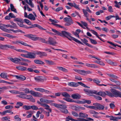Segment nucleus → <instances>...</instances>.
Returning a JSON list of instances; mask_svg holds the SVG:
<instances>
[{"label":"nucleus","mask_w":121,"mask_h":121,"mask_svg":"<svg viewBox=\"0 0 121 121\" xmlns=\"http://www.w3.org/2000/svg\"><path fill=\"white\" fill-rule=\"evenodd\" d=\"M110 92L108 91H106L105 92L100 91L98 92L96 91L95 90L94 92L95 93L94 94L101 96L102 97H105L107 95L110 97L116 98L119 97L121 98V92L113 88L110 89Z\"/></svg>","instance_id":"obj_1"},{"label":"nucleus","mask_w":121,"mask_h":121,"mask_svg":"<svg viewBox=\"0 0 121 121\" xmlns=\"http://www.w3.org/2000/svg\"><path fill=\"white\" fill-rule=\"evenodd\" d=\"M52 30L53 32L55 33V35L60 36L63 37H66L70 40L71 41L72 40L78 43L84 45L80 41L74 37L71 36V34L68 32L63 31L61 32H60L56 30L53 29H52Z\"/></svg>","instance_id":"obj_2"},{"label":"nucleus","mask_w":121,"mask_h":121,"mask_svg":"<svg viewBox=\"0 0 121 121\" xmlns=\"http://www.w3.org/2000/svg\"><path fill=\"white\" fill-rule=\"evenodd\" d=\"M24 36L34 41L41 40V42L46 44L48 43V41L43 38L39 37H36V36L31 34H28L24 35Z\"/></svg>","instance_id":"obj_3"},{"label":"nucleus","mask_w":121,"mask_h":121,"mask_svg":"<svg viewBox=\"0 0 121 121\" xmlns=\"http://www.w3.org/2000/svg\"><path fill=\"white\" fill-rule=\"evenodd\" d=\"M73 70L78 74L83 76L86 75L87 74L92 73V72L89 70L86 71L75 69H73Z\"/></svg>","instance_id":"obj_4"},{"label":"nucleus","mask_w":121,"mask_h":121,"mask_svg":"<svg viewBox=\"0 0 121 121\" xmlns=\"http://www.w3.org/2000/svg\"><path fill=\"white\" fill-rule=\"evenodd\" d=\"M63 99L65 100L68 102H74L78 104H83V99H82V101L79 100H77V101H75L70 98H63Z\"/></svg>","instance_id":"obj_5"},{"label":"nucleus","mask_w":121,"mask_h":121,"mask_svg":"<svg viewBox=\"0 0 121 121\" xmlns=\"http://www.w3.org/2000/svg\"><path fill=\"white\" fill-rule=\"evenodd\" d=\"M8 48L15 49V47L9 44L3 45L1 44V49L3 50H7Z\"/></svg>","instance_id":"obj_6"},{"label":"nucleus","mask_w":121,"mask_h":121,"mask_svg":"<svg viewBox=\"0 0 121 121\" xmlns=\"http://www.w3.org/2000/svg\"><path fill=\"white\" fill-rule=\"evenodd\" d=\"M12 43L13 44H19V43L25 46H28L30 48H32V46L26 43L23 42L20 40H17L16 41H12Z\"/></svg>","instance_id":"obj_7"},{"label":"nucleus","mask_w":121,"mask_h":121,"mask_svg":"<svg viewBox=\"0 0 121 121\" xmlns=\"http://www.w3.org/2000/svg\"><path fill=\"white\" fill-rule=\"evenodd\" d=\"M48 42L47 44L54 46H56L55 44L57 43L55 40L51 37L49 38Z\"/></svg>","instance_id":"obj_8"},{"label":"nucleus","mask_w":121,"mask_h":121,"mask_svg":"<svg viewBox=\"0 0 121 121\" xmlns=\"http://www.w3.org/2000/svg\"><path fill=\"white\" fill-rule=\"evenodd\" d=\"M64 21L67 23L65 24V26H69L73 23V21L70 18L66 17L64 18Z\"/></svg>","instance_id":"obj_9"},{"label":"nucleus","mask_w":121,"mask_h":121,"mask_svg":"<svg viewBox=\"0 0 121 121\" xmlns=\"http://www.w3.org/2000/svg\"><path fill=\"white\" fill-rule=\"evenodd\" d=\"M9 59L11 61L16 64L18 63V62L21 60L25 61L26 60V59L23 58L21 57H20V59L17 58H11Z\"/></svg>","instance_id":"obj_10"},{"label":"nucleus","mask_w":121,"mask_h":121,"mask_svg":"<svg viewBox=\"0 0 121 121\" xmlns=\"http://www.w3.org/2000/svg\"><path fill=\"white\" fill-rule=\"evenodd\" d=\"M31 26L29 27V29L33 28L35 27H37L40 30H46V29L43 28L40 26L38 24H34L33 25H32L31 24Z\"/></svg>","instance_id":"obj_11"},{"label":"nucleus","mask_w":121,"mask_h":121,"mask_svg":"<svg viewBox=\"0 0 121 121\" xmlns=\"http://www.w3.org/2000/svg\"><path fill=\"white\" fill-rule=\"evenodd\" d=\"M35 81L37 82H43L44 80L43 77L41 76H37L34 78Z\"/></svg>","instance_id":"obj_12"},{"label":"nucleus","mask_w":121,"mask_h":121,"mask_svg":"<svg viewBox=\"0 0 121 121\" xmlns=\"http://www.w3.org/2000/svg\"><path fill=\"white\" fill-rule=\"evenodd\" d=\"M27 58H29L31 59H34L36 57V53H35L33 52H28L27 53Z\"/></svg>","instance_id":"obj_13"},{"label":"nucleus","mask_w":121,"mask_h":121,"mask_svg":"<svg viewBox=\"0 0 121 121\" xmlns=\"http://www.w3.org/2000/svg\"><path fill=\"white\" fill-rule=\"evenodd\" d=\"M93 104L97 106V109L103 110L104 108V107L103 105L98 103H94Z\"/></svg>","instance_id":"obj_14"},{"label":"nucleus","mask_w":121,"mask_h":121,"mask_svg":"<svg viewBox=\"0 0 121 121\" xmlns=\"http://www.w3.org/2000/svg\"><path fill=\"white\" fill-rule=\"evenodd\" d=\"M13 76L16 78L17 79L21 80L24 81L26 79V77L23 75H13Z\"/></svg>","instance_id":"obj_15"},{"label":"nucleus","mask_w":121,"mask_h":121,"mask_svg":"<svg viewBox=\"0 0 121 121\" xmlns=\"http://www.w3.org/2000/svg\"><path fill=\"white\" fill-rule=\"evenodd\" d=\"M67 84L68 86L73 87H76L78 86V82L77 83L73 82H69Z\"/></svg>","instance_id":"obj_16"},{"label":"nucleus","mask_w":121,"mask_h":121,"mask_svg":"<svg viewBox=\"0 0 121 121\" xmlns=\"http://www.w3.org/2000/svg\"><path fill=\"white\" fill-rule=\"evenodd\" d=\"M71 96L72 98L73 99H79L80 98L81 96L79 94L77 93L72 95Z\"/></svg>","instance_id":"obj_17"},{"label":"nucleus","mask_w":121,"mask_h":121,"mask_svg":"<svg viewBox=\"0 0 121 121\" xmlns=\"http://www.w3.org/2000/svg\"><path fill=\"white\" fill-rule=\"evenodd\" d=\"M36 54L39 55V57H40L43 56H47V54L46 53L40 51L37 52Z\"/></svg>","instance_id":"obj_18"},{"label":"nucleus","mask_w":121,"mask_h":121,"mask_svg":"<svg viewBox=\"0 0 121 121\" xmlns=\"http://www.w3.org/2000/svg\"><path fill=\"white\" fill-rule=\"evenodd\" d=\"M18 94L20 95H17V97L23 99H25L26 94L24 92L19 91Z\"/></svg>","instance_id":"obj_19"},{"label":"nucleus","mask_w":121,"mask_h":121,"mask_svg":"<svg viewBox=\"0 0 121 121\" xmlns=\"http://www.w3.org/2000/svg\"><path fill=\"white\" fill-rule=\"evenodd\" d=\"M83 90L87 92V93L88 95H89L91 96L92 94H94V93H95V92H94V90H89L86 89H84Z\"/></svg>","instance_id":"obj_20"},{"label":"nucleus","mask_w":121,"mask_h":121,"mask_svg":"<svg viewBox=\"0 0 121 121\" xmlns=\"http://www.w3.org/2000/svg\"><path fill=\"white\" fill-rule=\"evenodd\" d=\"M86 65L89 67L95 68H97L98 67L95 65L94 64H89L88 63H86L85 64Z\"/></svg>","instance_id":"obj_21"},{"label":"nucleus","mask_w":121,"mask_h":121,"mask_svg":"<svg viewBox=\"0 0 121 121\" xmlns=\"http://www.w3.org/2000/svg\"><path fill=\"white\" fill-rule=\"evenodd\" d=\"M61 94L63 96L65 97L66 98H69L70 97V95L66 92H61Z\"/></svg>","instance_id":"obj_22"},{"label":"nucleus","mask_w":121,"mask_h":121,"mask_svg":"<svg viewBox=\"0 0 121 121\" xmlns=\"http://www.w3.org/2000/svg\"><path fill=\"white\" fill-rule=\"evenodd\" d=\"M34 62L38 64L43 65L44 64V63L39 60H34Z\"/></svg>","instance_id":"obj_23"},{"label":"nucleus","mask_w":121,"mask_h":121,"mask_svg":"<svg viewBox=\"0 0 121 121\" xmlns=\"http://www.w3.org/2000/svg\"><path fill=\"white\" fill-rule=\"evenodd\" d=\"M44 61L47 64L49 65H56V64L55 63L52 61H50L49 60L46 59Z\"/></svg>","instance_id":"obj_24"},{"label":"nucleus","mask_w":121,"mask_h":121,"mask_svg":"<svg viewBox=\"0 0 121 121\" xmlns=\"http://www.w3.org/2000/svg\"><path fill=\"white\" fill-rule=\"evenodd\" d=\"M56 69H57L60 70L64 72H68V70L65 68L62 67L57 66Z\"/></svg>","instance_id":"obj_25"},{"label":"nucleus","mask_w":121,"mask_h":121,"mask_svg":"<svg viewBox=\"0 0 121 121\" xmlns=\"http://www.w3.org/2000/svg\"><path fill=\"white\" fill-rule=\"evenodd\" d=\"M28 18L31 20H35V18L34 16L32 13H30L28 16Z\"/></svg>","instance_id":"obj_26"},{"label":"nucleus","mask_w":121,"mask_h":121,"mask_svg":"<svg viewBox=\"0 0 121 121\" xmlns=\"http://www.w3.org/2000/svg\"><path fill=\"white\" fill-rule=\"evenodd\" d=\"M57 108H60L62 109V108H67V107L66 105L65 104H57Z\"/></svg>","instance_id":"obj_27"},{"label":"nucleus","mask_w":121,"mask_h":121,"mask_svg":"<svg viewBox=\"0 0 121 121\" xmlns=\"http://www.w3.org/2000/svg\"><path fill=\"white\" fill-rule=\"evenodd\" d=\"M81 30L80 29H77L76 30L74 34V35L77 37L79 38V34L81 32Z\"/></svg>","instance_id":"obj_28"},{"label":"nucleus","mask_w":121,"mask_h":121,"mask_svg":"<svg viewBox=\"0 0 121 121\" xmlns=\"http://www.w3.org/2000/svg\"><path fill=\"white\" fill-rule=\"evenodd\" d=\"M10 9L12 11H13L16 13H17L16 9L14 8V7L13 4H10Z\"/></svg>","instance_id":"obj_29"},{"label":"nucleus","mask_w":121,"mask_h":121,"mask_svg":"<svg viewBox=\"0 0 121 121\" xmlns=\"http://www.w3.org/2000/svg\"><path fill=\"white\" fill-rule=\"evenodd\" d=\"M79 115V117L85 118L88 117V116L86 114L82 112H80Z\"/></svg>","instance_id":"obj_30"},{"label":"nucleus","mask_w":121,"mask_h":121,"mask_svg":"<svg viewBox=\"0 0 121 121\" xmlns=\"http://www.w3.org/2000/svg\"><path fill=\"white\" fill-rule=\"evenodd\" d=\"M65 121H69V120H70L72 121H75L76 119L72 118L71 117L68 116L66 118Z\"/></svg>","instance_id":"obj_31"},{"label":"nucleus","mask_w":121,"mask_h":121,"mask_svg":"<svg viewBox=\"0 0 121 121\" xmlns=\"http://www.w3.org/2000/svg\"><path fill=\"white\" fill-rule=\"evenodd\" d=\"M93 81L94 82L96 83L97 85H99V84L100 82L99 79L97 78H94L93 79Z\"/></svg>","instance_id":"obj_32"},{"label":"nucleus","mask_w":121,"mask_h":121,"mask_svg":"<svg viewBox=\"0 0 121 121\" xmlns=\"http://www.w3.org/2000/svg\"><path fill=\"white\" fill-rule=\"evenodd\" d=\"M22 108L26 110H28L31 109L30 106H27L24 105L23 106Z\"/></svg>","instance_id":"obj_33"},{"label":"nucleus","mask_w":121,"mask_h":121,"mask_svg":"<svg viewBox=\"0 0 121 121\" xmlns=\"http://www.w3.org/2000/svg\"><path fill=\"white\" fill-rule=\"evenodd\" d=\"M78 86L80 85H81V86H83V87H85V88H90V87L87 86L85 84L83 83L82 82H78Z\"/></svg>","instance_id":"obj_34"},{"label":"nucleus","mask_w":121,"mask_h":121,"mask_svg":"<svg viewBox=\"0 0 121 121\" xmlns=\"http://www.w3.org/2000/svg\"><path fill=\"white\" fill-rule=\"evenodd\" d=\"M108 75L111 78L115 79L117 80L118 77L115 75H114L112 74H109Z\"/></svg>","instance_id":"obj_35"},{"label":"nucleus","mask_w":121,"mask_h":121,"mask_svg":"<svg viewBox=\"0 0 121 121\" xmlns=\"http://www.w3.org/2000/svg\"><path fill=\"white\" fill-rule=\"evenodd\" d=\"M82 11L84 16L86 17H88L89 15L88 13L84 9H82Z\"/></svg>","instance_id":"obj_36"},{"label":"nucleus","mask_w":121,"mask_h":121,"mask_svg":"<svg viewBox=\"0 0 121 121\" xmlns=\"http://www.w3.org/2000/svg\"><path fill=\"white\" fill-rule=\"evenodd\" d=\"M83 104L87 103L88 104H90L91 103L90 100H86L85 99H83Z\"/></svg>","instance_id":"obj_37"},{"label":"nucleus","mask_w":121,"mask_h":121,"mask_svg":"<svg viewBox=\"0 0 121 121\" xmlns=\"http://www.w3.org/2000/svg\"><path fill=\"white\" fill-rule=\"evenodd\" d=\"M11 23L13 26L11 25L12 28L14 29H17V26L16 24L14 23L13 22H11Z\"/></svg>","instance_id":"obj_38"},{"label":"nucleus","mask_w":121,"mask_h":121,"mask_svg":"<svg viewBox=\"0 0 121 121\" xmlns=\"http://www.w3.org/2000/svg\"><path fill=\"white\" fill-rule=\"evenodd\" d=\"M34 89L36 91H39L42 92H43V91L44 90L43 88H35Z\"/></svg>","instance_id":"obj_39"},{"label":"nucleus","mask_w":121,"mask_h":121,"mask_svg":"<svg viewBox=\"0 0 121 121\" xmlns=\"http://www.w3.org/2000/svg\"><path fill=\"white\" fill-rule=\"evenodd\" d=\"M19 116L18 115H16L14 117V118L16 121H21V119L19 117Z\"/></svg>","instance_id":"obj_40"},{"label":"nucleus","mask_w":121,"mask_h":121,"mask_svg":"<svg viewBox=\"0 0 121 121\" xmlns=\"http://www.w3.org/2000/svg\"><path fill=\"white\" fill-rule=\"evenodd\" d=\"M62 112L65 113L67 114L68 113V110L65 108H62L60 110Z\"/></svg>","instance_id":"obj_41"},{"label":"nucleus","mask_w":121,"mask_h":121,"mask_svg":"<svg viewBox=\"0 0 121 121\" xmlns=\"http://www.w3.org/2000/svg\"><path fill=\"white\" fill-rule=\"evenodd\" d=\"M25 22L29 25H31L32 23L31 22L28 20L27 19H25L24 20Z\"/></svg>","instance_id":"obj_42"},{"label":"nucleus","mask_w":121,"mask_h":121,"mask_svg":"<svg viewBox=\"0 0 121 121\" xmlns=\"http://www.w3.org/2000/svg\"><path fill=\"white\" fill-rule=\"evenodd\" d=\"M90 41L93 44H96L97 43V42L95 40L93 39L90 38H89Z\"/></svg>","instance_id":"obj_43"},{"label":"nucleus","mask_w":121,"mask_h":121,"mask_svg":"<svg viewBox=\"0 0 121 121\" xmlns=\"http://www.w3.org/2000/svg\"><path fill=\"white\" fill-rule=\"evenodd\" d=\"M90 112L91 114H94L95 115H98L99 114V113L95 111L91 110L90 111Z\"/></svg>","instance_id":"obj_44"},{"label":"nucleus","mask_w":121,"mask_h":121,"mask_svg":"<svg viewBox=\"0 0 121 121\" xmlns=\"http://www.w3.org/2000/svg\"><path fill=\"white\" fill-rule=\"evenodd\" d=\"M54 102V100H48L46 99L45 101V102L48 104Z\"/></svg>","instance_id":"obj_45"},{"label":"nucleus","mask_w":121,"mask_h":121,"mask_svg":"<svg viewBox=\"0 0 121 121\" xmlns=\"http://www.w3.org/2000/svg\"><path fill=\"white\" fill-rule=\"evenodd\" d=\"M71 113L72 115L75 117H77L79 116L78 114L75 112L73 111H72V112Z\"/></svg>","instance_id":"obj_46"},{"label":"nucleus","mask_w":121,"mask_h":121,"mask_svg":"<svg viewBox=\"0 0 121 121\" xmlns=\"http://www.w3.org/2000/svg\"><path fill=\"white\" fill-rule=\"evenodd\" d=\"M0 76L1 77L3 78H7L6 77V74L5 73H2L0 75Z\"/></svg>","instance_id":"obj_47"},{"label":"nucleus","mask_w":121,"mask_h":121,"mask_svg":"<svg viewBox=\"0 0 121 121\" xmlns=\"http://www.w3.org/2000/svg\"><path fill=\"white\" fill-rule=\"evenodd\" d=\"M30 108H31L34 110H37L39 109L38 108L37 106H30Z\"/></svg>","instance_id":"obj_48"},{"label":"nucleus","mask_w":121,"mask_h":121,"mask_svg":"<svg viewBox=\"0 0 121 121\" xmlns=\"http://www.w3.org/2000/svg\"><path fill=\"white\" fill-rule=\"evenodd\" d=\"M81 41L86 45V43H87V42H88V41L85 38H84L83 39H81Z\"/></svg>","instance_id":"obj_49"},{"label":"nucleus","mask_w":121,"mask_h":121,"mask_svg":"<svg viewBox=\"0 0 121 121\" xmlns=\"http://www.w3.org/2000/svg\"><path fill=\"white\" fill-rule=\"evenodd\" d=\"M12 94H18V91L15 90H11L9 91Z\"/></svg>","instance_id":"obj_50"},{"label":"nucleus","mask_w":121,"mask_h":121,"mask_svg":"<svg viewBox=\"0 0 121 121\" xmlns=\"http://www.w3.org/2000/svg\"><path fill=\"white\" fill-rule=\"evenodd\" d=\"M92 32V33L94 35H95L97 37L98 36V35L97 33L94 30H90Z\"/></svg>","instance_id":"obj_51"},{"label":"nucleus","mask_w":121,"mask_h":121,"mask_svg":"<svg viewBox=\"0 0 121 121\" xmlns=\"http://www.w3.org/2000/svg\"><path fill=\"white\" fill-rule=\"evenodd\" d=\"M104 52V53H106L107 54L112 55H115V53L114 52L106 51Z\"/></svg>","instance_id":"obj_52"},{"label":"nucleus","mask_w":121,"mask_h":121,"mask_svg":"<svg viewBox=\"0 0 121 121\" xmlns=\"http://www.w3.org/2000/svg\"><path fill=\"white\" fill-rule=\"evenodd\" d=\"M74 6L73 7H74L76 9L80 10V9L79 8V5H77L76 3H74Z\"/></svg>","instance_id":"obj_53"},{"label":"nucleus","mask_w":121,"mask_h":121,"mask_svg":"<svg viewBox=\"0 0 121 121\" xmlns=\"http://www.w3.org/2000/svg\"><path fill=\"white\" fill-rule=\"evenodd\" d=\"M54 26L57 27H59L61 28H64V27L63 26H61L57 24H54Z\"/></svg>","instance_id":"obj_54"},{"label":"nucleus","mask_w":121,"mask_h":121,"mask_svg":"<svg viewBox=\"0 0 121 121\" xmlns=\"http://www.w3.org/2000/svg\"><path fill=\"white\" fill-rule=\"evenodd\" d=\"M32 97V96L30 95H27L26 94L25 99H29L30 100Z\"/></svg>","instance_id":"obj_55"},{"label":"nucleus","mask_w":121,"mask_h":121,"mask_svg":"<svg viewBox=\"0 0 121 121\" xmlns=\"http://www.w3.org/2000/svg\"><path fill=\"white\" fill-rule=\"evenodd\" d=\"M63 9V8L62 7H59L56 9L55 11L56 12H58L60 10H62Z\"/></svg>","instance_id":"obj_56"},{"label":"nucleus","mask_w":121,"mask_h":121,"mask_svg":"<svg viewBox=\"0 0 121 121\" xmlns=\"http://www.w3.org/2000/svg\"><path fill=\"white\" fill-rule=\"evenodd\" d=\"M75 78L76 79H77L79 80H82V79L81 77L77 75L75 76Z\"/></svg>","instance_id":"obj_57"},{"label":"nucleus","mask_w":121,"mask_h":121,"mask_svg":"<svg viewBox=\"0 0 121 121\" xmlns=\"http://www.w3.org/2000/svg\"><path fill=\"white\" fill-rule=\"evenodd\" d=\"M110 120L116 121V117H113L112 116H111L110 118Z\"/></svg>","instance_id":"obj_58"},{"label":"nucleus","mask_w":121,"mask_h":121,"mask_svg":"<svg viewBox=\"0 0 121 121\" xmlns=\"http://www.w3.org/2000/svg\"><path fill=\"white\" fill-rule=\"evenodd\" d=\"M17 24L20 27H23L24 25L23 23L21 22V21L18 22Z\"/></svg>","instance_id":"obj_59"},{"label":"nucleus","mask_w":121,"mask_h":121,"mask_svg":"<svg viewBox=\"0 0 121 121\" xmlns=\"http://www.w3.org/2000/svg\"><path fill=\"white\" fill-rule=\"evenodd\" d=\"M108 11L110 12H113V10L111 6H109L108 7Z\"/></svg>","instance_id":"obj_60"},{"label":"nucleus","mask_w":121,"mask_h":121,"mask_svg":"<svg viewBox=\"0 0 121 121\" xmlns=\"http://www.w3.org/2000/svg\"><path fill=\"white\" fill-rule=\"evenodd\" d=\"M9 15L10 16V17L11 18H15L16 17L12 13H10L9 14Z\"/></svg>","instance_id":"obj_61"},{"label":"nucleus","mask_w":121,"mask_h":121,"mask_svg":"<svg viewBox=\"0 0 121 121\" xmlns=\"http://www.w3.org/2000/svg\"><path fill=\"white\" fill-rule=\"evenodd\" d=\"M95 98L96 99L98 100H101L102 99L101 97L99 96H95Z\"/></svg>","instance_id":"obj_62"},{"label":"nucleus","mask_w":121,"mask_h":121,"mask_svg":"<svg viewBox=\"0 0 121 121\" xmlns=\"http://www.w3.org/2000/svg\"><path fill=\"white\" fill-rule=\"evenodd\" d=\"M24 91L25 92V93L26 94L29 93H30V91L28 88H25L24 89Z\"/></svg>","instance_id":"obj_63"},{"label":"nucleus","mask_w":121,"mask_h":121,"mask_svg":"<svg viewBox=\"0 0 121 121\" xmlns=\"http://www.w3.org/2000/svg\"><path fill=\"white\" fill-rule=\"evenodd\" d=\"M16 105L17 106H18L20 107L22 106H23V104L21 102H18L17 103Z\"/></svg>","instance_id":"obj_64"}]
</instances>
